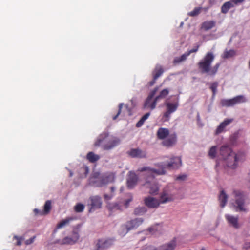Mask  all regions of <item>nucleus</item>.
Segmentation results:
<instances>
[{
    "mask_svg": "<svg viewBox=\"0 0 250 250\" xmlns=\"http://www.w3.org/2000/svg\"><path fill=\"white\" fill-rule=\"evenodd\" d=\"M220 155L222 156L227 166L232 169L236 168L238 162L245 159V153L238 152L234 153L228 146H223L220 148Z\"/></svg>",
    "mask_w": 250,
    "mask_h": 250,
    "instance_id": "1",
    "label": "nucleus"
},
{
    "mask_svg": "<svg viewBox=\"0 0 250 250\" xmlns=\"http://www.w3.org/2000/svg\"><path fill=\"white\" fill-rule=\"evenodd\" d=\"M182 165L181 159L179 157H172L170 161L166 164L162 165V168L161 169H156L151 168L148 167H144L139 168L138 171L144 172L146 171L152 179L154 178L155 175H163L165 174V169L167 168L169 170L176 169L180 167Z\"/></svg>",
    "mask_w": 250,
    "mask_h": 250,
    "instance_id": "2",
    "label": "nucleus"
},
{
    "mask_svg": "<svg viewBox=\"0 0 250 250\" xmlns=\"http://www.w3.org/2000/svg\"><path fill=\"white\" fill-rule=\"evenodd\" d=\"M215 56L212 52H208L204 57L198 63V66L202 73H207L211 76L215 75L220 66V63H217L213 67L211 65Z\"/></svg>",
    "mask_w": 250,
    "mask_h": 250,
    "instance_id": "3",
    "label": "nucleus"
},
{
    "mask_svg": "<svg viewBox=\"0 0 250 250\" xmlns=\"http://www.w3.org/2000/svg\"><path fill=\"white\" fill-rule=\"evenodd\" d=\"M156 135L158 139L163 140L162 145L167 147L175 145L177 141L176 133L174 132L170 134L169 130L167 128H159L157 131Z\"/></svg>",
    "mask_w": 250,
    "mask_h": 250,
    "instance_id": "4",
    "label": "nucleus"
},
{
    "mask_svg": "<svg viewBox=\"0 0 250 250\" xmlns=\"http://www.w3.org/2000/svg\"><path fill=\"white\" fill-rule=\"evenodd\" d=\"M119 142V139L109 137L107 133H103L98 137L94 145L102 146L103 149L108 150L117 146Z\"/></svg>",
    "mask_w": 250,
    "mask_h": 250,
    "instance_id": "5",
    "label": "nucleus"
},
{
    "mask_svg": "<svg viewBox=\"0 0 250 250\" xmlns=\"http://www.w3.org/2000/svg\"><path fill=\"white\" fill-rule=\"evenodd\" d=\"M99 175V173H95L90 179L91 183L95 187H101L114 181L115 176L112 172Z\"/></svg>",
    "mask_w": 250,
    "mask_h": 250,
    "instance_id": "6",
    "label": "nucleus"
},
{
    "mask_svg": "<svg viewBox=\"0 0 250 250\" xmlns=\"http://www.w3.org/2000/svg\"><path fill=\"white\" fill-rule=\"evenodd\" d=\"M81 224H77L73 227L72 231V235L65 237L62 239H57L55 240L53 244H57L60 245H73L76 243L79 240Z\"/></svg>",
    "mask_w": 250,
    "mask_h": 250,
    "instance_id": "7",
    "label": "nucleus"
},
{
    "mask_svg": "<svg viewBox=\"0 0 250 250\" xmlns=\"http://www.w3.org/2000/svg\"><path fill=\"white\" fill-rule=\"evenodd\" d=\"M232 193L234 198L232 205L235 211L247 212L248 209L245 204L246 196L244 193L239 190H234Z\"/></svg>",
    "mask_w": 250,
    "mask_h": 250,
    "instance_id": "8",
    "label": "nucleus"
},
{
    "mask_svg": "<svg viewBox=\"0 0 250 250\" xmlns=\"http://www.w3.org/2000/svg\"><path fill=\"white\" fill-rule=\"evenodd\" d=\"M158 89V87L154 88L149 93L147 97L146 98L143 104V108L144 109H150L151 110H154L157 105V102L156 98H153Z\"/></svg>",
    "mask_w": 250,
    "mask_h": 250,
    "instance_id": "9",
    "label": "nucleus"
},
{
    "mask_svg": "<svg viewBox=\"0 0 250 250\" xmlns=\"http://www.w3.org/2000/svg\"><path fill=\"white\" fill-rule=\"evenodd\" d=\"M165 106L166 110L164 112L162 119L164 122H168L171 118V114L177 110L179 103L178 101L174 103L166 102Z\"/></svg>",
    "mask_w": 250,
    "mask_h": 250,
    "instance_id": "10",
    "label": "nucleus"
},
{
    "mask_svg": "<svg viewBox=\"0 0 250 250\" xmlns=\"http://www.w3.org/2000/svg\"><path fill=\"white\" fill-rule=\"evenodd\" d=\"M246 102V99L244 96L239 95L230 99H222L220 104L222 106L230 107Z\"/></svg>",
    "mask_w": 250,
    "mask_h": 250,
    "instance_id": "11",
    "label": "nucleus"
},
{
    "mask_svg": "<svg viewBox=\"0 0 250 250\" xmlns=\"http://www.w3.org/2000/svg\"><path fill=\"white\" fill-rule=\"evenodd\" d=\"M114 241V240L111 238L98 239L94 243L95 248L93 250H104L110 247Z\"/></svg>",
    "mask_w": 250,
    "mask_h": 250,
    "instance_id": "12",
    "label": "nucleus"
},
{
    "mask_svg": "<svg viewBox=\"0 0 250 250\" xmlns=\"http://www.w3.org/2000/svg\"><path fill=\"white\" fill-rule=\"evenodd\" d=\"M102 201L101 198L99 196H92L89 197L88 206L89 208V212H93L95 210L99 209L102 207Z\"/></svg>",
    "mask_w": 250,
    "mask_h": 250,
    "instance_id": "13",
    "label": "nucleus"
},
{
    "mask_svg": "<svg viewBox=\"0 0 250 250\" xmlns=\"http://www.w3.org/2000/svg\"><path fill=\"white\" fill-rule=\"evenodd\" d=\"M138 177L134 171H130L128 172L127 177V187L129 189L133 188L137 183Z\"/></svg>",
    "mask_w": 250,
    "mask_h": 250,
    "instance_id": "14",
    "label": "nucleus"
},
{
    "mask_svg": "<svg viewBox=\"0 0 250 250\" xmlns=\"http://www.w3.org/2000/svg\"><path fill=\"white\" fill-rule=\"evenodd\" d=\"M143 219L141 218H135L128 221L125 225L127 232L129 230L137 229L140 225H141L143 222Z\"/></svg>",
    "mask_w": 250,
    "mask_h": 250,
    "instance_id": "15",
    "label": "nucleus"
},
{
    "mask_svg": "<svg viewBox=\"0 0 250 250\" xmlns=\"http://www.w3.org/2000/svg\"><path fill=\"white\" fill-rule=\"evenodd\" d=\"M225 217L229 226L236 229H238L240 227V225L239 223L238 216H234L230 214H226L225 215Z\"/></svg>",
    "mask_w": 250,
    "mask_h": 250,
    "instance_id": "16",
    "label": "nucleus"
},
{
    "mask_svg": "<svg viewBox=\"0 0 250 250\" xmlns=\"http://www.w3.org/2000/svg\"><path fill=\"white\" fill-rule=\"evenodd\" d=\"M144 203L149 208H157L160 205L159 200L157 199L148 196L144 199Z\"/></svg>",
    "mask_w": 250,
    "mask_h": 250,
    "instance_id": "17",
    "label": "nucleus"
},
{
    "mask_svg": "<svg viewBox=\"0 0 250 250\" xmlns=\"http://www.w3.org/2000/svg\"><path fill=\"white\" fill-rule=\"evenodd\" d=\"M127 154L132 158H144L146 157V153L139 148H133L127 152Z\"/></svg>",
    "mask_w": 250,
    "mask_h": 250,
    "instance_id": "18",
    "label": "nucleus"
},
{
    "mask_svg": "<svg viewBox=\"0 0 250 250\" xmlns=\"http://www.w3.org/2000/svg\"><path fill=\"white\" fill-rule=\"evenodd\" d=\"M176 246V240L173 239L168 243L164 244L157 248V250H174Z\"/></svg>",
    "mask_w": 250,
    "mask_h": 250,
    "instance_id": "19",
    "label": "nucleus"
},
{
    "mask_svg": "<svg viewBox=\"0 0 250 250\" xmlns=\"http://www.w3.org/2000/svg\"><path fill=\"white\" fill-rule=\"evenodd\" d=\"M173 200L174 197L172 194L168 193L166 191H164L161 193L159 200L160 204L172 202Z\"/></svg>",
    "mask_w": 250,
    "mask_h": 250,
    "instance_id": "20",
    "label": "nucleus"
},
{
    "mask_svg": "<svg viewBox=\"0 0 250 250\" xmlns=\"http://www.w3.org/2000/svg\"><path fill=\"white\" fill-rule=\"evenodd\" d=\"M74 219L73 217H67L61 221L57 225L56 228L54 229L53 233H55L58 229H61L67 225H68L70 222Z\"/></svg>",
    "mask_w": 250,
    "mask_h": 250,
    "instance_id": "21",
    "label": "nucleus"
},
{
    "mask_svg": "<svg viewBox=\"0 0 250 250\" xmlns=\"http://www.w3.org/2000/svg\"><path fill=\"white\" fill-rule=\"evenodd\" d=\"M228 199V195L226 194L224 190H221L218 196V200L220 202V207L222 208H224L226 206Z\"/></svg>",
    "mask_w": 250,
    "mask_h": 250,
    "instance_id": "22",
    "label": "nucleus"
},
{
    "mask_svg": "<svg viewBox=\"0 0 250 250\" xmlns=\"http://www.w3.org/2000/svg\"><path fill=\"white\" fill-rule=\"evenodd\" d=\"M232 119H227L225 120L217 127L215 131V134H219L222 132L224 131V129L226 128V127L232 122Z\"/></svg>",
    "mask_w": 250,
    "mask_h": 250,
    "instance_id": "23",
    "label": "nucleus"
},
{
    "mask_svg": "<svg viewBox=\"0 0 250 250\" xmlns=\"http://www.w3.org/2000/svg\"><path fill=\"white\" fill-rule=\"evenodd\" d=\"M145 186L150 188L149 191L150 194L153 195H156L158 194L159 188L155 182H153L152 183H150L146 181L145 184Z\"/></svg>",
    "mask_w": 250,
    "mask_h": 250,
    "instance_id": "24",
    "label": "nucleus"
},
{
    "mask_svg": "<svg viewBox=\"0 0 250 250\" xmlns=\"http://www.w3.org/2000/svg\"><path fill=\"white\" fill-rule=\"evenodd\" d=\"M164 70L162 66L160 64H157L152 72V75L154 79L157 80L164 73Z\"/></svg>",
    "mask_w": 250,
    "mask_h": 250,
    "instance_id": "25",
    "label": "nucleus"
},
{
    "mask_svg": "<svg viewBox=\"0 0 250 250\" xmlns=\"http://www.w3.org/2000/svg\"><path fill=\"white\" fill-rule=\"evenodd\" d=\"M216 25V22L214 21H207L202 23L201 28L205 31H208L214 27Z\"/></svg>",
    "mask_w": 250,
    "mask_h": 250,
    "instance_id": "26",
    "label": "nucleus"
},
{
    "mask_svg": "<svg viewBox=\"0 0 250 250\" xmlns=\"http://www.w3.org/2000/svg\"><path fill=\"white\" fill-rule=\"evenodd\" d=\"M236 55V51L234 49L225 50L221 55L223 59H227L234 57Z\"/></svg>",
    "mask_w": 250,
    "mask_h": 250,
    "instance_id": "27",
    "label": "nucleus"
},
{
    "mask_svg": "<svg viewBox=\"0 0 250 250\" xmlns=\"http://www.w3.org/2000/svg\"><path fill=\"white\" fill-rule=\"evenodd\" d=\"M100 158L99 155L95 154L93 152H89L86 155V159L90 163H95Z\"/></svg>",
    "mask_w": 250,
    "mask_h": 250,
    "instance_id": "28",
    "label": "nucleus"
},
{
    "mask_svg": "<svg viewBox=\"0 0 250 250\" xmlns=\"http://www.w3.org/2000/svg\"><path fill=\"white\" fill-rule=\"evenodd\" d=\"M234 7V5L231 0L225 2L221 7V12L223 14H226L229 10L232 7Z\"/></svg>",
    "mask_w": 250,
    "mask_h": 250,
    "instance_id": "29",
    "label": "nucleus"
},
{
    "mask_svg": "<svg viewBox=\"0 0 250 250\" xmlns=\"http://www.w3.org/2000/svg\"><path fill=\"white\" fill-rule=\"evenodd\" d=\"M108 208L111 211L115 210H122V205L117 203H110L107 206Z\"/></svg>",
    "mask_w": 250,
    "mask_h": 250,
    "instance_id": "30",
    "label": "nucleus"
},
{
    "mask_svg": "<svg viewBox=\"0 0 250 250\" xmlns=\"http://www.w3.org/2000/svg\"><path fill=\"white\" fill-rule=\"evenodd\" d=\"M51 204L52 202L50 200H47L45 202L43 206V209L42 210V213L44 214V215H47L50 213L52 208Z\"/></svg>",
    "mask_w": 250,
    "mask_h": 250,
    "instance_id": "31",
    "label": "nucleus"
},
{
    "mask_svg": "<svg viewBox=\"0 0 250 250\" xmlns=\"http://www.w3.org/2000/svg\"><path fill=\"white\" fill-rule=\"evenodd\" d=\"M150 115V113L148 112L145 114L141 119L137 123L136 125V126L137 127H140L143 125L145 121L148 118Z\"/></svg>",
    "mask_w": 250,
    "mask_h": 250,
    "instance_id": "32",
    "label": "nucleus"
},
{
    "mask_svg": "<svg viewBox=\"0 0 250 250\" xmlns=\"http://www.w3.org/2000/svg\"><path fill=\"white\" fill-rule=\"evenodd\" d=\"M169 92V90L167 88L162 90L159 94L155 97L156 100L159 102L161 99L165 98L168 94Z\"/></svg>",
    "mask_w": 250,
    "mask_h": 250,
    "instance_id": "33",
    "label": "nucleus"
},
{
    "mask_svg": "<svg viewBox=\"0 0 250 250\" xmlns=\"http://www.w3.org/2000/svg\"><path fill=\"white\" fill-rule=\"evenodd\" d=\"M146 211L147 209L145 207H139L134 209V213L136 215H141L146 213Z\"/></svg>",
    "mask_w": 250,
    "mask_h": 250,
    "instance_id": "34",
    "label": "nucleus"
},
{
    "mask_svg": "<svg viewBox=\"0 0 250 250\" xmlns=\"http://www.w3.org/2000/svg\"><path fill=\"white\" fill-rule=\"evenodd\" d=\"M187 57L185 53L183 54L181 57H175L173 62V64L176 65L177 64L180 63L183 61H185L187 59Z\"/></svg>",
    "mask_w": 250,
    "mask_h": 250,
    "instance_id": "35",
    "label": "nucleus"
},
{
    "mask_svg": "<svg viewBox=\"0 0 250 250\" xmlns=\"http://www.w3.org/2000/svg\"><path fill=\"white\" fill-rule=\"evenodd\" d=\"M202 7H195L192 11L188 13V15L191 17H195L199 15Z\"/></svg>",
    "mask_w": 250,
    "mask_h": 250,
    "instance_id": "36",
    "label": "nucleus"
},
{
    "mask_svg": "<svg viewBox=\"0 0 250 250\" xmlns=\"http://www.w3.org/2000/svg\"><path fill=\"white\" fill-rule=\"evenodd\" d=\"M216 151H217V146H212L209 151L208 155L210 158L212 159H214L216 155Z\"/></svg>",
    "mask_w": 250,
    "mask_h": 250,
    "instance_id": "37",
    "label": "nucleus"
},
{
    "mask_svg": "<svg viewBox=\"0 0 250 250\" xmlns=\"http://www.w3.org/2000/svg\"><path fill=\"white\" fill-rule=\"evenodd\" d=\"M84 208V206L81 203L77 204L74 207V210L76 212H82Z\"/></svg>",
    "mask_w": 250,
    "mask_h": 250,
    "instance_id": "38",
    "label": "nucleus"
},
{
    "mask_svg": "<svg viewBox=\"0 0 250 250\" xmlns=\"http://www.w3.org/2000/svg\"><path fill=\"white\" fill-rule=\"evenodd\" d=\"M218 83L217 82H214L211 84L210 88L213 92V95L214 96L217 91V88L218 87Z\"/></svg>",
    "mask_w": 250,
    "mask_h": 250,
    "instance_id": "39",
    "label": "nucleus"
},
{
    "mask_svg": "<svg viewBox=\"0 0 250 250\" xmlns=\"http://www.w3.org/2000/svg\"><path fill=\"white\" fill-rule=\"evenodd\" d=\"M123 105H124V104L123 103H120L119 104V109H118L117 113L116 114V115H115L112 117V119L113 120H115L116 119H117V118L118 117V116H119V115L121 114V110H122V108Z\"/></svg>",
    "mask_w": 250,
    "mask_h": 250,
    "instance_id": "40",
    "label": "nucleus"
},
{
    "mask_svg": "<svg viewBox=\"0 0 250 250\" xmlns=\"http://www.w3.org/2000/svg\"><path fill=\"white\" fill-rule=\"evenodd\" d=\"M199 45H197L195 48L188 51V52H186L185 54L188 57L190 54L194 52H196L199 49Z\"/></svg>",
    "mask_w": 250,
    "mask_h": 250,
    "instance_id": "41",
    "label": "nucleus"
},
{
    "mask_svg": "<svg viewBox=\"0 0 250 250\" xmlns=\"http://www.w3.org/2000/svg\"><path fill=\"white\" fill-rule=\"evenodd\" d=\"M13 238L17 240L16 245L17 246H21V242L24 239L22 237H19L16 235L14 236Z\"/></svg>",
    "mask_w": 250,
    "mask_h": 250,
    "instance_id": "42",
    "label": "nucleus"
},
{
    "mask_svg": "<svg viewBox=\"0 0 250 250\" xmlns=\"http://www.w3.org/2000/svg\"><path fill=\"white\" fill-rule=\"evenodd\" d=\"M141 250H157V248L151 245H149L145 246Z\"/></svg>",
    "mask_w": 250,
    "mask_h": 250,
    "instance_id": "43",
    "label": "nucleus"
},
{
    "mask_svg": "<svg viewBox=\"0 0 250 250\" xmlns=\"http://www.w3.org/2000/svg\"><path fill=\"white\" fill-rule=\"evenodd\" d=\"M36 238V236H34L30 238L29 239H27L25 241V243L26 245H28L32 243H33Z\"/></svg>",
    "mask_w": 250,
    "mask_h": 250,
    "instance_id": "44",
    "label": "nucleus"
},
{
    "mask_svg": "<svg viewBox=\"0 0 250 250\" xmlns=\"http://www.w3.org/2000/svg\"><path fill=\"white\" fill-rule=\"evenodd\" d=\"M232 3L234 5H238L243 3L245 0H230Z\"/></svg>",
    "mask_w": 250,
    "mask_h": 250,
    "instance_id": "45",
    "label": "nucleus"
},
{
    "mask_svg": "<svg viewBox=\"0 0 250 250\" xmlns=\"http://www.w3.org/2000/svg\"><path fill=\"white\" fill-rule=\"evenodd\" d=\"M34 212L36 215H44V214L42 213V210H39L37 208L34 209Z\"/></svg>",
    "mask_w": 250,
    "mask_h": 250,
    "instance_id": "46",
    "label": "nucleus"
},
{
    "mask_svg": "<svg viewBox=\"0 0 250 250\" xmlns=\"http://www.w3.org/2000/svg\"><path fill=\"white\" fill-rule=\"evenodd\" d=\"M243 250H250V242L246 243L243 247Z\"/></svg>",
    "mask_w": 250,
    "mask_h": 250,
    "instance_id": "47",
    "label": "nucleus"
},
{
    "mask_svg": "<svg viewBox=\"0 0 250 250\" xmlns=\"http://www.w3.org/2000/svg\"><path fill=\"white\" fill-rule=\"evenodd\" d=\"M186 178V175H179L177 177L176 180H184Z\"/></svg>",
    "mask_w": 250,
    "mask_h": 250,
    "instance_id": "48",
    "label": "nucleus"
},
{
    "mask_svg": "<svg viewBox=\"0 0 250 250\" xmlns=\"http://www.w3.org/2000/svg\"><path fill=\"white\" fill-rule=\"evenodd\" d=\"M132 198H130L129 199H127L125 201V208H126L128 207V205L130 203V202L132 201Z\"/></svg>",
    "mask_w": 250,
    "mask_h": 250,
    "instance_id": "49",
    "label": "nucleus"
},
{
    "mask_svg": "<svg viewBox=\"0 0 250 250\" xmlns=\"http://www.w3.org/2000/svg\"><path fill=\"white\" fill-rule=\"evenodd\" d=\"M156 227L155 226H153V227H150L149 229H148V231L151 232V233H154V231L155 230H156Z\"/></svg>",
    "mask_w": 250,
    "mask_h": 250,
    "instance_id": "50",
    "label": "nucleus"
},
{
    "mask_svg": "<svg viewBox=\"0 0 250 250\" xmlns=\"http://www.w3.org/2000/svg\"><path fill=\"white\" fill-rule=\"evenodd\" d=\"M112 196V195H108L107 194H104V198L106 200H109L111 199Z\"/></svg>",
    "mask_w": 250,
    "mask_h": 250,
    "instance_id": "51",
    "label": "nucleus"
},
{
    "mask_svg": "<svg viewBox=\"0 0 250 250\" xmlns=\"http://www.w3.org/2000/svg\"><path fill=\"white\" fill-rule=\"evenodd\" d=\"M156 81V80H155V79H153L152 81L149 82V85L150 86H152L155 83Z\"/></svg>",
    "mask_w": 250,
    "mask_h": 250,
    "instance_id": "52",
    "label": "nucleus"
},
{
    "mask_svg": "<svg viewBox=\"0 0 250 250\" xmlns=\"http://www.w3.org/2000/svg\"><path fill=\"white\" fill-rule=\"evenodd\" d=\"M247 180L248 182L250 183V170H249V172L248 174Z\"/></svg>",
    "mask_w": 250,
    "mask_h": 250,
    "instance_id": "53",
    "label": "nucleus"
},
{
    "mask_svg": "<svg viewBox=\"0 0 250 250\" xmlns=\"http://www.w3.org/2000/svg\"><path fill=\"white\" fill-rule=\"evenodd\" d=\"M110 191L111 192H114L115 191V188L114 187H112L110 188Z\"/></svg>",
    "mask_w": 250,
    "mask_h": 250,
    "instance_id": "54",
    "label": "nucleus"
},
{
    "mask_svg": "<svg viewBox=\"0 0 250 250\" xmlns=\"http://www.w3.org/2000/svg\"><path fill=\"white\" fill-rule=\"evenodd\" d=\"M85 171L86 172L88 171V168L87 167H85Z\"/></svg>",
    "mask_w": 250,
    "mask_h": 250,
    "instance_id": "55",
    "label": "nucleus"
},
{
    "mask_svg": "<svg viewBox=\"0 0 250 250\" xmlns=\"http://www.w3.org/2000/svg\"><path fill=\"white\" fill-rule=\"evenodd\" d=\"M202 9L205 10V11H207V10H208V7H207V8H202Z\"/></svg>",
    "mask_w": 250,
    "mask_h": 250,
    "instance_id": "56",
    "label": "nucleus"
}]
</instances>
